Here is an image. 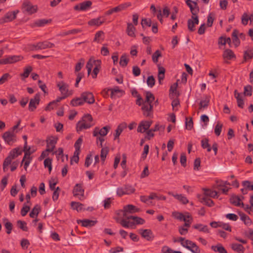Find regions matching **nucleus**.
I'll use <instances>...</instances> for the list:
<instances>
[{"mask_svg": "<svg viewBox=\"0 0 253 253\" xmlns=\"http://www.w3.org/2000/svg\"><path fill=\"white\" fill-rule=\"evenodd\" d=\"M93 62L95 64V67L93 70V74L92 75V77L93 79H95L101 68V61L99 60H93Z\"/></svg>", "mask_w": 253, "mask_h": 253, "instance_id": "nucleus-26", "label": "nucleus"}, {"mask_svg": "<svg viewBox=\"0 0 253 253\" xmlns=\"http://www.w3.org/2000/svg\"><path fill=\"white\" fill-rule=\"evenodd\" d=\"M165 69L163 67L159 66L158 78L160 84H161V81L163 80L165 78Z\"/></svg>", "mask_w": 253, "mask_h": 253, "instance_id": "nucleus-41", "label": "nucleus"}, {"mask_svg": "<svg viewBox=\"0 0 253 253\" xmlns=\"http://www.w3.org/2000/svg\"><path fill=\"white\" fill-rule=\"evenodd\" d=\"M253 58V49L249 48L244 52L243 60L242 63H244L248 60H251Z\"/></svg>", "mask_w": 253, "mask_h": 253, "instance_id": "nucleus-22", "label": "nucleus"}, {"mask_svg": "<svg viewBox=\"0 0 253 253\" xmlns=\"http://www.w3.org/2000/svg\"><path fill=\"white\" fill-rule=\"evenodd\" d=\"M30 210V205H26V204H24L23 205V208H22L21 210V214L22 216H25L28 212Z\"/></svg>", "mask_w": 253, "mask_h": 253, "instance_id": "nucleus-63", "label": "nucleus"}, {"mask_svg": "<svg viewBox=\"0 0 253 253\" xmlns=\"http://www.w3.org/2000/svg\"><path fill=\"white\" fill-rule=\"evenodd\" d=\"M211 248L215 252H218L219 253H227L225 249L221 244H218L216 246H212Z\"/></svg>", "mask_w": 253, "mask_h": 253, "instance_id": "nucleus-40", "label": "nucleus"}, {"mask_svg": "<svg viewBox=\"0 0 253 253\" xmlns=\"http://www.w3.org/2000/svg\"><path fill=\"white\" fill-rule=\"evenodd\" d=\"M22 152V150H21L19 148H15L9 152L8 156L12 159H14L15 158L21 155Z\"/></svg>", "mask_w": 253, "mask_h": 253, "instance_id": "nucleus-32", "label": "nucleus"}, {"mask_svg": "<svg viewBox=\"0 0 253 253\" xmlns=\"http://www.w3.org/2000/svg\"><path fill=\"white\" fill-rule=\"evenodd\" d=\"M243 186L249 190H253V181L251 182L249 180H246L242 182Z\"/></svg>", "mask_w": 253, "mask_h": 253, "instance_id": "nucleus-56", "label": "nucleus"}, {"mask_svg": "<svg viewBox=\"0 0 253 253\" xmlns=\"http://www.w3.org/2000/svg\"><path fill=\"white\" fill-rule=\"evenodd\" d=\"M195 24L193 22L192 20L189 19L187 21V27L188 30L190 32H192L195 31Z\"/></svg>", "mask_w": 253, "mask_h": 253, "instance_id": "nucleus-57", "label": "nucleus"}, {"mask_svg": "<svg viewBox=\"0 0 253 253\" xmlns=\"http://www.w3.org/2000/svg\"><path fill=\"white\" fill-rule=\"evenodd\" d=\"M104 39V33L102 31H99L96 33L94 38L93 39L94 42H96L98 43L100 42V41H103Z\"/></svg>", "mask_w": 253, "mask_h": 253, "instance_id": "nucleus-37", "label": "nucleus"}, {"mask_svg": "<svg viewBox=\"0 0 253 253\" xmlns=\"http://www.w3.org/2000/svg\"><path fill=\"white\" fill-rule=\"evenodd\" d=\"M105 21V19L103 17L99 16L97 18H93L88 21L87 24L90 26H99L103 24Z\"/></svg>", "mask_w": 253, "mask_h": 253, "instance_id": "nucleus-17", "label": "nucleus"}, {"mask_svg": "<svg viewBox=\"0 0 253 253\" xmlns=\"http://www.w3.org/2000/svg\"><path fill=\"white\" fill-rule=\"evenodd\" d=\"M97 220H92L87 219L83 220H78L77 223L78 224L82 223V226L83 227H91L94 226L96 223Z\"/></svg>", "mask_w": 253, "mask_h": 253, "instance_id": "nucleus-21", "label": "nucleus"}, {"mask_svg": "<svg viewBox=\"0 0 253 253\" xmlns=\"http://www.w3.org/2000/svg\"><path fill=\"white\" fill-rule=\"evenodd\" d=\"M22 9L24 12H26L29 14H32L37 11V8L28 0L24 1L22 5Z\"/></svg>", "mask_w": 253, "mask_h": 253, "instance_id": "nucleus-13", "label": "nucleus"}, {"mask_svg": "<svg viewBox=\"0 0 253 253\" xmlns=\"http://www.w3.org/2000/svg\"><path fill=\"white\" fill-rule=\"evenodd\" d=\"M245 95L251 96L252 95V87L250 85H247L244 87Z\"/></svg>", "mask_w": 253, "mask_h": 253, "instance_id": "nucleus-62", "label": "nucleus"}, {"mask_svg": "<svg viewBox=\"0 0 253 253\" xmlns=\"http://www.w3.org/2000/svg\"><path fill=\"white\" fill-rule=\"evenodd\" d=\"M139 211V209L137 208L132 205H127L124 207V210L121 211L123 212V216L127 218L126 213H133Z\"/></svg>", "mask_w": 253, "mask_h": 253, "instance_id": "nucleus-15", "label": "nucleus"}, {"mask_svg": "<svg viewBox=\"0 0 253 253\" xmlns=\"http://www.w3.org/2000/svg\"><path fill=\"white\" fill-rule=\"evenodd\" d=\"M172 214L176 219L180 221L185 220V217L186 216V215H184L183 213L178 212H173Z\"/></svg>", "mask_w": 253, "mask_h": 253, "instance_id": "nucleus-64", "label": "nucleus"}, {"mask_svg": "<svg viewBox=\"0 0 253 253\" xmlns=\"http://www.w3.org/2000/svg\"><path fill=\"white\" fill-rule=\"evenodd\" d=\"M33 68L31 66H28L24 68V72L21 74V77H23L24 79L28 78Z\"/></svg>", "mask_w": 253, "mask_h": 253, "instance_id": "nucleus-47", "label": "nucleus"}, {"mask_svg": "<svg viewBox=\"0 0 253 253\" xmlns=\"http://www.w3.org/2000/svg\"><path fill=\"white\" fill-rule=\"evenodd\" d=\"M23 57L21 56H11L0 60V64H12L20 61Z\"/></svg>", "mask_w": 253, "mask_h": 253, "instance_id": "nucleus-11", "label": "nucleus"}, {"mask_svg": "<svg viewBox=\"0 0 253 253\" xmlns=\"http://www.w3.org/2000/svg\"><path fill=\"white\" fill-rule=\"evenodd\" d=\"M204 197H210L213 198H217L218 197V193L216 191H213L210 189L204 188Z\"/></svg>", "mask_w": 253, "mask_h": 253, "instance_id": "nucleus-25", "label": "nucleus"}, {"mask_svg": "<svg viewBox=\"0 0 253 253\" xmlns=\"http://www.w3.org/2000/svg\"><path fill=\"white\" fill-rule=\"evenodd\" d=\"M127 219H131L134 220L136 224H143L145 222L144 219L138 216H135L132 215L127 217Z\"/></svg>", "mask_w": 253, "mask_h": 253, "instance_id": "nucleus-43", "label": "nucleus"}, {"mask_svg": "<svg viewBox=\"0 0 253 253\" xmlns=\"http://www.w3.org/2000/svg\"><path fill=\"white\" fill-rule=\"evenodd\" d=\"M110 129V127L108 126H105L101 129L98 127H96L93 131V136H97L98 135H100L101 136H106Z\"/></svg>", "mask_w": 253, "mask_h": 253, "instance_id": "nucleus-12", "label": "nucleus"}, {"mask_svg": "<svg viewBox=\"0 0 253 253\" xmlns=\"http://www.w3.org/2000/svg\"><path fill=\"white\" fill-rule=\"evenodd\" d=\"M155 100V96L150 91L146 92V98L145 101L142 103L141 109L143 114L146 117H151L153 115V105L152 102Z\"/></svg>", "mask_w": 253, "mask_h": 253, "instance_id": "nucleus-1", "label": "nucleus"}, {"mask_svg": "<svg viewBox=\"0 0 253 253\" xmlns=\"http://www.w3.org/2000/svg\"><path fill=\"white\" fill-rule=\"evenodd\" d=\"M23 151L25 154L22 161V164L25 161L24 164V168L26 170L32 160L30 155L33 153V152H30V147H29L28 148L27 147V142L26 141L24 143Z\"/></svg>", "mask_w": 253, "mask_h": 253, "instance_id": "nucleus-3", "label": "nucleus"}, {"mask_svg": "<svg viewBox=\"0 0 253 253\" xmlns=\"http://www.w3.org/2000/svg\"><path fill=\"white\" fill-rule=\"evenodd\" d=\"M173 196L179 200L183 204H186L189 202V201L187 198L183 196L182 194L173 195Z\"/></svg>", "mask_w": 253, "mask_h": 253, "instance_id": "nucleus-44", "label": "nucleus"}, {"mask_svg": "<svg viewBox=\"0 0 253 253\" xmlns=\"http://www.w3.org/2000/svg\"><path fill=\"white\" fill-rule=\"evenodd\" d=\"M2 138L7 144L12 145L16 141V136L13 132L5 131L2 135Z\"/></svg>", "mask_w": 253, "mask_h": 253, "instance_id": "nucleus-8", "label": "nucleus"}, {"mask_svg": "<svg viewBox=\"0 0 253 253\" xmlns=\"http://www.w3.org/2000/svg\"><path fill=\"white\" fill-rule=\"evenodd\" d=\"M93 118L89 114H87L83 116L82 120L78 122L76 125V129L78 132L82 131L84 129H87L91 127Z\"/></svg>", "mask_w": 253, "mask_h": 253, "instance_id": "nucleus-2", "label": "nucleus"}, {"mask_svg": "<svg viewBox=\"0 0 253 253\" xmlns=\"http://www.w3.org/2000/svg\"><path fill=\"white\" fill-rule=\"evenodd\" d=\"M239 31L237 29H234L232 33V39L233 43L236 47L239 46L240 44V39L238 35Z\"/></svg>", "mask_w": 253, "mask_h": 253, "instance_id": "nucleus-23", "label": "nucleus"}, {"mask_svg": "<svg viewBox=\"0 0 253 253\" xmlns=\"http://www.w3.org/2000/svg\"><path fill=\"white\" fill-rule=\"evenodd\" d=\"M40 93H37L34 96V98H31L30 100L29 104L28 109L31 112L34 111L37 106L40 104Z\"/></svg>", "mask_w": 253, "mask_h": 253, "instance_id": "nucleus-7", "label": "nucleus"}, {"mask_svg": "<svg viewBox=\"0 0 253 253\" xmlns=\"http://www.w3.org/2000/svg\"><path fill=\"white\" fill-rule=\"evenodd\" d=\"M32 50H42L46 48H50L55 46L54 43L48 41H44L42 42H39L36 44H32Z\"/></svg>", "mask_w": 253, "mask_h": 253, "instance_id": "nucleus-5", "label": "nucleus"}, {"mask_svg": "<svg viewBox=\"0 0 253 253\" xmlns=\"http://www.w3.org/2000/svg\"><path fill=\"white\" fill-rule=\"evenodd\" d=\"M161 52L159 50H156L152 55V58L154 63H157L158 62V58L162 57Z\"/></svg>", "mask_w": 253, "mask_h": 253, "instance_id": "nucleus-53", "label": "nucleus"}, {"mask_svg": "<svg viewBox=\"0 0 253 253\" xmlns=\"http://www.w3.org/2000/svg\"><path fill=\"white\" fill-rule=\"evenodd\" d=\"M71 206L73 210H77L78 211H81L83 210V207L84 206L83 204L79 202H72Z\"/></svg>", "mask_w": 253, "mask_h": 253, "instance_id": "nucleus-42", "label": "nucleus"}, {"mask_svg": "<svg viewBox=\"0 0 253 253\" xmlns=\"http://www.w3.org/2000/svg\"><path fill=\"white\" fill-rule=\"evenodd\" d=\"M198 197L200 199L201 203L204 202L205 204L208 207H211L214 205L213 201L211 199L208 198V197H203V198H200V195H198Z\"/></svg>", "mask_w": 253, "mask_h": 253, "instance_id": "nucleus-35", "label": "nucleus"}, {"mask_svg": "<svg viewBox=\"0 0 253 253\" xmlns=\"http://www.w3.org/2000/svg\"><path fill=\"white\" fill-rule=\"evenodd\" d=\"M66 98H67V97H66V96H64V95H63L62 96H61V97H57L55 100H53V101L49 102L47 104V105L45 108V110L46 111H50L51 110L53 109V107H52L51 108H49L50 106L56 105V103L57 102H59L61 100H62V99H65Z\"/></svg>", "mask_w": 253, "mask_h": 253, "instance_id": "nucleus-29", "label": "nucleus"}, {"mask_svg": "<svg viewBox=\"0 0 253 253\" xmlns=\"http://www.w3.org/2000/svg\"><path fill=\"white\" fill-rule=\"evenodd\" d=\"M73 193L74 196H80L81 197L79 199L82 200L81 198H83L84 193V189L83 188L82 184H76L74 187Z\"/></svg>", "mask_w": 253, "mask_h": 253, "instance_id": "nucleus-18", "label": "nucleus"}, {"mask_svg": "<svg viewBox=\"0 0 253 253\" xmlns=\"http://www.w3.org/2000/svg\"><path fill=\"white\" fill-rule=\"evenodd\" d=\"M57 87L59 88V90L61 92V93L62 95L66 96V97H68L70 95L72 94V92L69 93V85L63 81H61L59 82L57 84Z\"/></svg>", "mask_w": 253, "mask_h": 253, "instance_id": "nucleus-10", "label": "nucleus"}, {"mask_svg": "<svg viewBox=\"0 0 253 253\" xmlns=\"http://www.w3.org/2000/svg\"><path fill=\"white\" fill-rule=\"evenodd\" d=\"M56 143L57 140L54 137L46 140V149H49L50 151L52 152Z\"/></svg>", "mask_w": 253, "mask_h": 253, "instance_id": "nucleus-27", "label": "nucleus"}, {"mask_svg": "<svg viewBox=\"0 0 253 253\" xmlns=\"http://www.w3.org/2000/svg\"><path fill=\"white\" fill-rule=\"evenodd\" d=\"M138 233L141 235L142 238L147 241H152L154 239L153 232L150 229H140L138 230Z\"/></svg>", "mask_w": 253, "mask_h": 253, "instance_id": "nucleus-14", "label": "nucleus"}, {"mask_svg": "<svg viewBox=\"0 0 253 253\" xmlns=\"http://www.w3.org/2000/svg\"><path fill=\"white\" fill-rule=\"evenodd\" d=\"M81 96L84 103H87L89 104H93L95 99L93 93L89 91H85L81 93Z\"/></svg>", "mask_w": 253, "mask_h": 253, "instance_id": "nucleus-9", "label": "nucleus"}, {"mask_svg": "<svg viewBox=\"0 0 253 253\" xmlns=\"http://www.w3.org/2000/svg\"><path fill=\"white\" fill-rule=\"evenodd\" d=\"M241 199L238 196L233 195L231 197L230 199V203L235 206H240L241 205L243 207L244 206V205L243 203H240Z\"/></svg>", "mask_w": 253, "mask_h": 253, "instance_id": "nucleus-31", "label": "nucleus"}, {"mask_svg": "<svg viewBox=\"0 0 253 253\" xmlns=\"http://www.w3.org/2000/svg\"><path fill=\"white\" fill-rule=\"evenodd\" d=\"M135 191V188L131 185L126 184L124 187H119L117 189V195L119 197H122L124 195H129L133 193Z\"/></svg>", "mask_w": 253, "mask_h": 253, "instance_id": "nucleus-4", "label": "nucleus"}, {"mask_svg": "<svg viewBox=\"0 0 253 253\" xmlns=\"http://www.w3.org/2000/svg\"><path fill=\"white\" fill-rule=\"evenodd\" d=\"M114 200L113 198H107L104 200V207L106 209H109L111 207L112 201Z\"/></svg>", "mask_w": 253, "mask_h": 253, "instance_id": "nucleus-61", "label": "nucleus"}, {"mask_svg": "<svg viewBox=\"0 0 253 253\" xmlns=\"http://www.w3.org/2000/svg\"><path fill=\"white\" fill-rule=\"evenodd\" d=\"M128 59L127 58L126 54H123L121 56L120 58V65L122 67H126L127 66L128 62Z\"/></svg>", "mask_w": 253, "mask_h": 253, "instance_id": "nucleus-50", "label": "nucleus"}, {"mask_svg": "<svg viewBox=\"0 0 253 253\" xmlns=\"http://www.w3.org/2000/svg\"><path fill=\"white\" fill-rule=\"evenodd\" d=\"M239 215L241 217V219L244 221L245 224L247 226H250L252 224V222L250 217L244 213H240Z\"/></svg>", "mask_w": 253, "mask_h": 253, "instance_id": "nucleus-39", "label": "nucleus"}, {"mask_svg": "<svg viewBox=\"0 0 253 253\" xmlns=\"http://www.w3.org/2000/svg\"><path fill=\"white\" fill-rule=\"evenodd\" d=\"M193 227L195 229L198 230L200 232H203L204 233H209V230L208 229V227L207 225H204L202 224H196L193 226Z\"/></svg>", "mask_w": 253, "mask_h": 253, "instance_id": "nucleus-33", "label": "nucleus"}, {"mask_svg": "<svg viewBox=\"0 0 253 253\" xmlns=\"http://www.w3.org/2000/svg\"><path fill=\"white\" fill-rule=\"evenodd\" d=\"M17 225L18 227L24 231H27L28 228L27 226V223L24 221L18 220L17 221Z\"/></svg>", "mask_w": 253, "mask_h": 253, "instance_id": "nucleus-51", "label": "nucleus"}, {"mask_svg": "<svg viewBox=\"0 0 253 253\" xmlns=\"http://www.w3.org/2000/svg\"><path fill=\"white\" fill-rule=\"evenodd\" d=\"M232 249L238 253H244L245 248L241 244L238 243H233L231 245Z\"/></svg>", "mask_w": 253, "mask_h": 253, "instance_id": "nucleus-30", "label": "nucleus"}, {"mask_svg": "<svg viewBox=\"0 0 253 253\" xmlns=\"http://www.w3.org/2000/svg\"><path fill=\"white\" fill-rule=\"evenodd\" d=\"M51 20H46L45 19H41L36 22L35 24L39 27L43 26L51 22Z\"/></svg>", "mask_w": 253, "mask_h": 253, "instance_id": "nucleus-59", "label": "nucleus"}, {"mask_svg": "<svg viewBox=\"0 0 253 253\" xmlns=\"http://www.w3.org/2000/svg\"><path fill=\"white\" fill-rule=\"evenodd\" d=\"M11 158H10L9 156H7L3 163V170L4 172H5L8 169V166L11 163L12 160Z\"/></svg>", "mask_w": 253, "mask_h": 253, "instance_id": "nucleus-46", "label": "nucleus"}, {"mask_svg": "<svg viewBox=\"0 0 253 253\" xmlns=\"http://www.w3.org/2000/svg\"><path fill=\"white\" fill-rule=\"evenodd\" d=\"M109 152V148L108 147L102 148L101 150L100 157L102 161H104L106 156Z\"/></svg>", "mask_w": 253, "mask_h": 253, "instance_id": "nucleus-52", "label": "nucleus"}, {"mask_svg": "<svg viewBox=\"0 0 253 253\" xmlns=\"http://www.w3.org/2000/svg\"><path fill=\"white\" fill-rule=\"evenodd\" d=\"M185 127L188 130H191L193 127V122L192 118L188 120V118H185Z\"/></svg>", "mask_w": 253, "mask_h": 253, "instance_id": "nucleus-60", "label": "nucleus"}, {"mask_svg": "<svg viewBox=\"0 0 253 253\" xmlns=\"http://www.w3.org/2000/svg\"><path fill=\"white\" fill-rule=\"evenodd\" d=\"M135 28L131 23H128L127 24L126 33L129 37H135Z\"/></svg>", "mask_w": 253, "mask_h": 253, "instance_id": "nucleus-28", "label": "nucleus"}, {"mask_svg": "<svg viewBox=\"0 0 253 253\" xmlns=\"http://www.w3.org/2000/svg\"><path fill=\"white\" fill-rule=\"evenodd\" d=\"M84 60L83 58L80 59V61L76 65L75 72H78L80 71L82 67L84 66Z\"/></svg>", "mask_w": 253, "mask_h": 253, "instance_id": "nucleus-58", "label": "nucleus"}, {"mask_svg": "<svg viewBox=\"0 0 253 253\" xmlns=\"http://www.w3.org/2000/svg\"><path fill=\"white\" fill-rule=\"evenodd\" d=\"M152 123V121H143L141 122L137 127V131L141 133L144 132L145 131L148 130Z\"/></svg>", "mask_w": 253, "mask_h": 253, "instance_id": "nucleus-16", "label": "nucleus"}, {"mask_svg": "<svg viewBox=\"0 0 253 253\" xmlns=\"http://www.w3.org/2000/svg\"><path fill=\"white\" fill-rule=\"evenodd\" d=\"M214 20V14L212 13H210L208 15L207 19V26L208 27H211L212 26Z\"/></svg>", "mask_w": 253, "mask_h": 253, "instance_id": "nucleus-55", "label": "nucleus"}, {"mask_svg": "<svg viewBox=\"0 0 253 253\" xmlns=\"http://www.w3.org/2000/svg\"><path fill=\"white\" fill-rule=\"evenodd\" d=\"M91 1H85L79 4H77L74 6V9L76 10H85L89 8L91 5Z\"/></svg>", "mask_w": 253, "mask_h": 253, "instance_id": "nucleus-19", "label": "nucleus"}, {"mask_svg": "<svg viewBox=\"0 0 253 253\" xmlns=\"http://www.w3.org/2000/svg\"><path fill=\"white\" fill-rule=\"evenodd\" d=\"M149 199L150 200L156 199L157 200H165L166 197L164 196H158L155 193H151L149 196Z\"/></svg>", "mask_w": 253, "mask_h": 253, "instance_id": "nucleus-49", "label": "nucleus"}, {"mask_svg": "<svg viewBox=\"0 0 253 253\" xmlns=\"http://www.w3.org/2000/svg\"><path fill=\"white\" fill-rule=\"evenodd\" d=\"M84 104L82 97H76L71 100L70 105L72 106H81Z\"/></svg>", "mask_w": 253, "mask_h": 253, "instance_id": "nucleus-34", "label": "nucleus"}, {"mask_svg": "<svg viewBox=\"0 0 253 253\" xmlns=\"http://www.w3.org/2000/svg\"><path fill=\"white\" fill-rule=\"evenodd\" d=\"M187 5L190 8V11L192 14L196 12H199L200 9L197 2H193V3H187Z\"/></svg>", "mask_w": 253, "mask_h": 253, "instance_id": "nucleus-38", "label": "nucleus"}, {"mask_svg": "<svg viewBox=\"0 0 253 253\" xmlns=\"http://www.w3.org/2000/svg\"><path fill=\"white\" fill-rule=\"evenodd\" d=\"M41 211V207L39 205H36L30 212L29 215L31 218H34L37 216Z\"/></svg>", "mask_w": 253, "mask_h": 253, "instance_id": "nucleus-36", "label": "nucleus"}, {"mask_svg": "<svg viewBox=\"0 0 253 253\" xmlns=\"http://www.w3.org/2000/svg\"><path fill=\"white\" fill-rule=\"evenodd\" d=\"M110 90L111 91V97H112L113 95H115L118 93H121V96L125 93L124 91L120 89L118 86H115L114 88L110 89Z\"/></svg>", "mask_w": 253, "mask_h": 253, "instance_id": "nucleus-48", "label": "nucleus"}, {"mask_svg": "<svg viewBox=\"0 0 253 253\" xmlns=\"http://www.w3.org/2000/svg\"><path fill=\"white\" fill-rule=\"evenodd\" d=\"M201 145L203 149H207L208 152H210L211 150L210 145L209 143V139L205 138L201 140Z\"/></svg>", "mask_w": 253, "mask_h": 253, "instance_id": "nucleus-45", "label": "nucleus"}, {"mask_svg": "<svg viewBox=\"0 0 253 253\" xmlns=\"http://www.w3.org/2000/svg\"><path fill=\"white\" fill-rule=\"evenodd\" d=\"M131 3L130 2L124 3L119 5L118 6L113 7L105 12L106 15H110L114 12H119L126 9L127 7L130 6Z\"/></svg>", "mask_w": 253, "mask_h": 253, "instance_id": "nucleus-6", "label": "nucleus"}, {"mask_svg": "<svg viewBox=\"0 0 253 253\" xmlns=\"http://www.w3.org/2000/svg\"><path fill=\"white\" fill-rule=\"evenodd\" d=\"M224 59L227 60H232L233 58H236V55L233 51L230 49H226L224 51L222 55Z\"/></svg>", "mask_w": 253, "mask_h": 253, "instance_id": "nucleus-24", "label": "nucleus"}, {"mask_svg": "<svg viewBox=\"0 0 253 253\" xmlns=\"http://www.w3.org/2000/svg\"><path fill=\"white\" fill-rule=\"evenodd\" d=\"M19 12V10H15L12 12H8L6 13L3 17L4 22L12 21L16 18V14Z\"/></svg>", "mask_w": 253, "mask_h": 253, "instance_id": "nucleus-20", "label": "nucleus"}, {"mask_svg": "<svg viewBox=\"0 0 253 253\" xmlns=\"http://www.w3.org/2000/svg\"><path fill=\"white\" fill-rule=\"evenodd\" d=\"M193 218L192 216L188 213V215L185 217V220H183L185 222L184 225L183 226H185L186 227H189L190 226V224L192 223Z\"/></svg>", "mask_w": 253, "mask_h": 253, "instance_id": "nucleus-54", "label": "nucleus"}]
</instances>
